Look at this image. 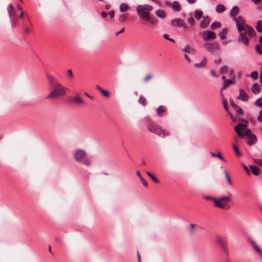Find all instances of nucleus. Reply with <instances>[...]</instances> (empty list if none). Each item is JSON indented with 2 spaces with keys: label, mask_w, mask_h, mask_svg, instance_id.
I'll use <instances>...</instances> for the list:
<instances>
[{
  "label": "nucleus",
  "mask_w": 262,
  "mask_h": 262,
  "mask_svg": "<svg viewBox=\"0 0 262 262\" xmlns=\"http://www.w3.org/2000/svg\"><path fill=\"white\" fill-rule=\"evenodd\" d=\"M68 89L60 83L53 84L51 88V92L46 98L47 99H54L66 95Z\"/></svg>",
  "instance_id": "f257e3e1"
},
{
  "label": "nucleus",
  "mask_w": 262,
  "mask_h": 262,
  "mask_svg": "<svg viewBox=\"0 0 262 262\" xmlns=\"http://www.w3.org/2000/svg\"><path fill=\"white\" fill-rule=\"evenodd\" d=\"M147 128L150 132L162 138L170 135L169 131L163 129L159 125L156 124L149 123L147 125Z\"/></svg>",
  "instance_id": "f03ea898"
},
{
  "label": "nucleus",
  "mask_w": 262,
  "mask_h": 262,
  "mask_svg": "<svg viewBox=\"0 0 262 262\" xmlns=\"http://www.w3.org/2000/svg\"><path fill=\"white\" fill-rule=\"evenodd\" d=\"M239 24L237 23V30L239 33L238 41L246 46L249 45V39L246 35L247 25Z\"/></svg>",
  "instance_id": "7ed1b4c3"
},
{
  "label": "nucleus",
  "mask_w": 262,
  "mask_h": 262,
  "mask_svg": "<svg viewBox=\"0 0 262 262\" xmlns=\"http://www.w3.org/2000/svg\"><path fill=\"white\" fill-rule=\"evenodd\" d=\"M152 7L149 5H138L136 8L137 12L141 19H146L150 15Z\"/></svg>",
  "instance_id": "20e7f679"
},
{
  "label": "nucleus",
  "mask_w": 262,
  "mask_h": 262,
  "mask_svg": "<svg viewBox=\"0 0 262 262\" xmlns=\"http://www.w3.org/2000/svg\"><path fill=\"white\" fill-rule=\"evenodd\" d=\"M86 156V152L82 149H77L74 154V157L77 162L82 163L83 165L90 166L91 165V161L88 159H84Z\"/></svg>",
  "instance_id": "39448f33"
},
{
  "label": "nucleus",
  "mask_w": 262,
  "mask_h": 262,
  "mask_svg": "<svg viewBox=\"0 0 262 262\" xmlns=\"http://www.w3.org/2000/svg\"><path fill=\"white\" fill-rule=\"evenodd\" d=\"M230 200V197L225 196L213 200V202L217 207L221 209H225L226 208V202H228Z\"/></svg>",
  "instance_id": "423d86ee"
},
{
  "label": "nucleus",
  "mask_w": 262,
  "mask_h": 262,
  "mask_svg": "<svg viewBox=\"0 0 262 262\" xmlns=\"http://www.w3.org/2000/svg\"><path fill=\"white\" fill-rule=\"evenodd\" d=\"M182 51L185 52L184 57L187 62L189 63L191 62V59L188 56V54L194 55L196 53V50L194 48L190 47L189 46H185L183 49Z\"/></svg>",
  "instance_id": "0eeeda50"
},
{
  "label": "nucleus",
  "mask_w": 262,
  "mask_h": 262,
  "mask_svg": "<svg viewBox=\"0 0 262 262\" xmlns=\"http://www.w3.org/2000/svg\"><path fill=\"white\" fill-rule=\"evenodd\" d=\"M204 46L207 51L211 52L219 50L220 48L219 43L216 42H207L204 45Z\"/></svg>",
  "instance_id": "6e6552de"
},
{
  "label": "nucleus",
  "mask_w": 262,
  "mask_h": 262,
  "mask_svg": "<svg viewBox=\"0 0 262 262\" xmlns=\"http://www.w3.org/2000/svg\"><path fill=\"white\" fill-rule=\"evenodd\" d=\"M215 34L211 31H205L203 33V39L205 41H208L210 39H215Z\"/></svg>",
  "instance_id": "1a4fd4ad"
},
{
  "label": "nucleus",
  "mask_w": 262,
  "mask_h": 262,
  "mask_svg": "<svg viewBox=\"0 0 262 262\" xmlns=\"http://www.w3.org/2000/svg\"><path fill=\"white\" fill-rule=\"evenodd\" d=\"M170 24L174 27L185 28L186 25L185 23L180 18H175L171 20Z\"/></svg>",
  "instance_id": "9d476101"
},
{
  "label": "nucleus",
  "mask_w": 262,
  "mask_h": 262,
  "mask_svg": "<svg viewBox=\"0 0 262 262\" xmlns=\"http://www.w3.org/2000/svg\"><path fill=\"white\" fill-rule=\"evenodd\" d=\"M71 101L78 106H84L85 102L79 96H76L72 98Z\"/></svg>",
  "instance_id": "9b49d317"
},
{
  "label": "nucleus",
  "mask_w": 262,
  "mask_h": 262,
  "mask_svg": "<svg viewBox=\"0 0 262 262\" xmlns=\"http://www.w3.org/2000/svg\"><path fill=\"white\" fill-rule=\"evenodd\" d=\"M239 96L237 97L238 99L243 101H246L248 100L249 97L244 89H240L239 90Z\"/></svg>",
  "instance_id": "f8f14e48"
},
{
  "label": "nucleus",
  "mask_w": 262,
  "mask_h": 262,
  "mask_svg": "<svg viewBox=\"0 0 262 262\" xmlns=\"http://www.w3.org/2000/svg\"><path fill=\"white\" fill-rule=\"evenodd\" d=\"M210 18L208 16H204L203 17V19L200 23V27L202 28H204L207 27L209 24L210 23Z\"/></svg>",
  "instance_id": "ddd939ff"
},
{
  "label": "nucleus",
  "mask_w": 262,
  "mask_h": 262,
  "mask_svg": "<svg viewBox=\"0 0 262 262\" xmlns=\"http://www.w3.org/2000/svg\"><path fill=\"white\" fill-rule=\"evenodd\" d=\"M207 63V59L204 57L202 59L201 62L199 63H196L194 64V67L197 69L203 68H204Z\"/></svg>",
  "instance_id": "4468645a"
},
{
  "label": "nucleus",
  "mask_w": 262,
  "mask_h": 262,
  "mask_svg": "<svg viewBox=\"0 0 262 262\" xmlns=\"http://www.w3.org/2000/svg\"><path fill=\"white\" fill-rule=\"evenodd\" d=\"M7 11L10 18L14 17L15 14V11L11 4H9L7 7Z\"/></svg>",
  "instance_id": "2eb2a0df"
},
{
  "label": "nucleus",
  "mask_w": 262,
  "mask_h": 262,
  "mask_svg": "<svg viewBox=\"0 0 262 262\" xmlns=\"http://www.w3.org/2000/svg\"><path fill=\"white\" fill-rule=\"evenodd\" d=\"M256 140L257 138L256 136L254 134H251L249 136V139L247 141V144L250 146L252 145L253 144L256 143Z\"/></svg>",
  "instance_id": "dca6fc26"
},
{
  "label": "nucleus",
  "mask_w": 262,
  "mask_h": 262,
  "mask_svg": "<svg viewBox=\"0 0 262 262\" xmlns=\"http://www.w3.org/2000/svg\"><path fill=\"white\" fill-rule=\"evenodd\" d=\"M247 33L251 37H254L256 34L255 31L253 28L248 25H247L246 34Z\"/></svg>",
  "instance_id": "f3484780"
},
{
  "label": "nucleus",
  "mask_w": 262,
  "mask_h": 262,
  "mask_svg": "<svg viewBox=\"0 0 262 262\" xmlns=\"http://www.w3.org/2000/svg\"><path fill=\"white\" fill-rule=\"evenodd\" d=\"M97 90L99 91L102 95L105 97H108L110 96V93L108 91L102 89L100 86L96 85Z\"/></svg>",
  "instance_id": "a211bd4d"
},
{
  "label": "nucleus",
  "mask_w": 262,
  "mask_h": 262,
  "mask_svg": "<svg viewBox=\"0 0 262 262\" xmlns=\"http://www.w3.org/2000/svg\"><path fill=\"white\" fill-rule=\"evenodd\" d=\"M249 168L254 175L257 176L259 173V169L258 167L251 165L249 166Z\"/></svg>",
  "instance_id": "6ab92c4d"
},
{
  "label": "nucleus",
  "mask_w": 262,
  "mask_h": 262,
  "mask_svg": "<svg viewBox=\"0 0 262 262\" xmlns=\"http://www.w3.org/2000/svg\"><path fill=\"white\" fill-rule=\"evenodd\" d=\"M172 9L177 12H179L181 10V6L177 1H174L172 5Z\"/></svg>",
  "instance_id": "aec40b11"
},
{
  "label": "nucleus",
  "mask_w": 262,
  "mask_h": 262,
  "mask_svg": "<svg viewBox=\"0 0 262 262\" xmlns=\"http://www.w3.org/2000/svg\"><path fill=\"white\" fill-rule=\"evenodd\" d=\"M251 90H252V92L255 94H257L259 93L260 92L259 85L257 83L253 84L252 86Z\"/></svg>",
  "instance_id": "412c9836"
},
{
  "label": "nucleus",
  "mask_w": 262,
  "mask_h": 262,
  "mask_svg": "<svg viewBox=\"0 0 262 262\" xmlns=\"http://www.w3.org/2000/svg\"><path fill=\"white\" fill-rule=\"evenodd\" d=\"M166 110V108L165 106L161 105L157 109V113L158 116H162L163 113H164Z\"/></svg>",
  "instance_id": "4be33fe9"
},
{
  "label": "nucleus",
  "mask_w": 262,
  "mask_h": 262,
  "mask_svg": "<svg viewBox=\"0 0 262 262\" xmlns=\"http://www.w3.org/2000/svg\"><path fill=\"white\" fill-rule=\"evenodd\" d=\"M156 15L161 18H163L166 16L165 12L161 9H158L156 12Z\"/></svg>",
  "instance_id": "5701e85b"
},
{
  "label": "nucleus",
  "mask_w": 262,
  "mask_h": 262,
  "mask_svg": "<svg viewBox=\"0 0 262 262\" xmlns=\"http://www.w3.org/2000/svg\"><path fill=\"white\" fill-rule=\"evenodd\" d=\"M228 29L225 28L219 33V35L221 39H224L226 38V35L228 33Z\"/></svg>",
  "instance_id": "b1692460"
},
{
  "label": "nucleus",
  "mask_w": 262,
  "mask_h": 262,
  "mask_svg": "<svg viewBox=\"0 0 262 262\" xmlns=\"http://www.w3.org/2000/svg\"><path fill=\"white\" fill-rule=\"evenodd\" d=\"M194 16L197 20L200 19L203 16V12L201 10H195L194 12Z\"/></svg>",
  "instance_id": "393cba45"
},
{
  "label": "nucleus",
  "mask_w": 262,
  "mask_h": 262,
  "mask_svg": "<svg viewBox=\"0 0 262 262\" xmlns=\"http://www.w3.org/2000/svg\"><path fill=\"white\" fill-rule=\"evenodd\" d=\"M239 9L237 6H234L231 10L230 14L231 16H236L238 14Z\"/></svg>",
  "instance_id": "a878e982"
},
{
  "label": "nucleus",
  "mask_w": 262,
  "mask_h": 262,
  "mask_svg": "<svg viewBox=\"0 0 262 262\" xmlns=\"http://www.w3.org/2000/svg\"><path fill=\"white\" fill-rule=\"evenodd\" d=\"M225 10V6L222 4H219L215 7V11L217 13H222Z\"/></svg>",
  "instance_id": "bb28decb"
},
{
  "label": "nucleus",
  "mask_w": 262,
  "mask_h": 262,
  "mask_svg": "<svg viewBox=\"0 0 262 262\" xmlns=\"http://www.w3.org/2000/svg\"><path fill=\"white\" fill-rule=\"evenodd\" d=\"M136 174H137V176L139 177V178L140 179V181L142 182L143 185L144 186H145V187H147L148 186V183L143 178V177H142V176H141L140 172H139V171H137Z\"/></svg>",
  "instance_id": "cd10ccee"
},
{
  "label": "nucleus",
  "mask_w": 262,
  "mask_h": 262,
  "mask_svg": "<svg viewBox=\"0 0 262 262\" xmlns=\"http://www.w3.org/2000/svg\"><path fill=\"white\" fill-rule=\"evenodd\" d=\"M128 9V6L125 3H122L120 6V10L122 12L126 11Z\"/></svg>",
  "instance_id": "c85d7f7f"
},
{
  "label": "nucleus",
  "mask_w": 262,
  "mask_h": 262,
  "mask_svg": "<svg viewBox=\"0 0 262 262\" xmlns=\"http://www.w3.org/2000/svg\"><path fill=\"white\" fill-rule=\"evenodd\" d=\"M146 173L155 183H159V181L158 180V179L155 176H154L151 173H150L148 171H146Z\"/></svg>",
  "instance_id": "c756f323"
},
{
  "label": "nucleus",
  "mask_w": 262,
  "mask_h": 262,
  "mask_svg": "<svg viewBox=\"0 0 262 262\" xmlns=\"http://www.w3.org/2000/svg\"><path fill=\"white\" fill-rule=\"evenodd\" d=\"M210 154L212 157H217L224 161H225L220 151H218L217 154H215L214 152H211Z\"/></svg>",
  "instance_id": "7c9ffc66"
},
{
  "label": "nucleus",
  "mask_w": 262,
  "mask_h": 262,
  "mask_svg": "<svg viewBox=\"0 0 262 262\" xmlns=\"http://www.w3.org/2000/svg\"><path fill=\"white\" fill-rule=\"evenodd\" d=\"M256 28L258 32L262 33V20L257 22Z\"/></svg>",
  "instance_id": "2f4dec72"
},
{
  "label": "nucleus",
  "mask_w": 262,
  "mask_h": 262,
  "mask_svg": "<svg viewBox=\"0 0 262 262\" xmlns=\"http://www.w3.org/2000/svg\"><path fill=\"white\" fill-rule=\"evenodd\" d=\"M224 174H225V177L226 178V180L228 182V183L230 185H232V181L230 179V178L229 177V173L227 171V170L226 169H225L224 171Z\"/></svg>",
  "instance_id": "473e14b6"
},
{
  "label": "nucleus",
  "mask_w": 262,
  "mask_h": 262,
  "mask_svg": "<svg viewBox=\"0 0 262 262\" xmlns=\"http://www.w3.org/2000/svg\"><path fill=\"white\" fill-rule=\"evenodd\" d=\"M221 26V23L219 21L214 22L211 25V28L214 29L217 28H220Z\"/></svg>",
  "instance_id": "72a5a7b5"
},
{
  "label": "nucleus",
  "mask_w": 262,
  "mask_h": 262,
  "mask_svg": "<svg viewBox=\"0 0 262 262\" xmlns=\"http://www.w3.org/2000/svg\"><path fill=\"white\" fill-rule=\"evenodd\" d=\"M138 102L143 105H145L146 104V100L143 96H140L138 99Z\"/></svg>",
  "instance_id": "f704fd0d"
},
{
  "label": "nucleus",
  "mask_w": 262,
  "mask_h": 262,
  "mask_svg": "<svg viewBox=\"0 0 262 262\" xmlns=\"http://www.w3.org/2000/svg\"><path fill=\"white\" fill-rule=\"evenodd\" d=\"M128 15L127 14H122L120 15L119 17V20L120 22H123L125 20L126 17H127Z\"/></svg>",
  "instance_id": "c9c22d12"
},
{
  "label": "nucleus",
  "mask_w": 262,
  "mask_h": 262,
  "mask_svg": "<svg viewBox=\"0 0 262 262\" xmlns=\"http://www.w3.org/2000/svg\"><path fill=\"white\" fill-rule=\"evenodd\" d=\"M255 49L260 55L262 54V45H257L255 47Z\"/></svg>",
  "instance_id": "e433bc0d"
},
{
  "label": "nucleus",
  "mask_w": 262,
  "mask_h": 262,
  "mask_svg": "<svg viewBox=\"0 0 262 262\" xmlns=\"http://www.w3.org/2000/svg\"><path fill=\"white\" fill-rule=\"evenodd\" d=\"M145 20L148 21V23H150L151 24L155 25L156 24L157 21L155 19V18L151 19L150 17V15L149 17L146 18Z\"/></svg>",
  "instance_id": "4c0bfd02"
},
{
  "label": "nucleus",
  "mask_w": 262,
  "mask_h": 262,
  "mask_svg": "<svg viewBox=\"0 0 262 262\" xmlns=\"http://www.w3.org/2000/svg\"><path fill=\"white\" fill-rule=\"evenodd\" d=\"M190 17L187 19V23L191 26L194 25V20L193 19L191 13L190 14Z\"/></svg>",
  "instance_id": "58836bf2"
},
{
  "label": "nucleus",
  "mask_w": 262,
  "mask_h": 262,
  "mask_svg": "<svg viewBox=\"0 0 262 262\" xmlns=\"http://www.w3.org/2000/svg\"><path fill=\"white\" fill-rule=\"evenodd\" d=\"M251 77L254 79H257L258 78V74L257 71L252 72L250 75Z\"/></svg>",
  "instance_id": "ea45409f"
},
{
  "label": "nucleus",
  "mask_w": 262,
  "mask_h": 262,
  "mask_svg": "<svg viewBox=\"0 0 262 262\" xmlns=\"http://www.w3.org/2000/svg\"><path fill=\"white\" fill-rule=\"evenodd\" d=\"M234 110L238 114H239L241 115H243L244 114V111L239 106H237L235 108H234Z\"/></svg>",
  "instance_id": "a19ab883"
},
{
  "label": "nucleus",
  "mask_w": 262,
  "mask_h": 262,
  "mask_svg": "<svg viewBox=\"0 0 262 262\" xmlns=\"http://www.w3.org/2000/svg\"><path fill=\"white\" fill-rule=\"evenodd\" d=\"M217 242L218 244H219L220 245H221V246H224L225 245L224 241L220 236L217 237Z\"/></svg>",
  "instance_id": "79ce46f5"
},
{
  "label": "nucleus",
  "mask_w": 262,
  "mask_h": 262,
  "mask_svg": "<svg viewBox=\"0 0 262 262\" xmlns=\"http://www.w3.org/2000/svg\"><path fill=\"white\" fill-rule=\"evenodd\" d=\"M233 148L237 156H241L242 155L241 151L239 150L238 148H237L236 145H233Z\"/></svg>",
  "instance_id": "37998d69"
},
{
  "label": "nucleus",
  "mask_w": 262,
  "mask_h": 262,
  "mask_svg": "<svg viewBox=\"0 0 262 262\" xmlns=\"http://www.w3.org/2000/svg\"><path fill=\"white\" fill-rule=\"evenodd\" d=\"M228 69L227 66H223L220 70V73L224 74L228 71Z\"/></svg>",
  "instance_id": "c03bdc74"
},
{
  "label": "nucleus",
  "mask_w": 262,
  "mask_h": 262,
  "mask_svg": "<svg viewBox=\"0 0 262 262\" xmlns=\"http://www.w3.org/2000/svg\"><path fill=\"white\" fill-rule=\"evenodd\" d=\"M255 105L257 106L262 107V98L258 99L255 102Z\"/></svg>",
  "instance_id": "a18cd8bd"
},
{
  "label": "nucleus",
  "mask_w": 262,
  "mask_h": 262,
  "mask_svg": "<svg viewBox=\"0 0 262 262\" xmlns=\"http://www.w3.org/2000/svg\"><path fill=\"white\" fill-rule=\"evenodd\" d=\"M232 82V80L231 79L226 80L224 82V84L227 86H229L230 84Z\"/></svg>",
  "instance_id": "49530a36"
},
{
  "label": "nucleus",
  "mask_w": 262,
  "mask_h": 262,
  "mask_svg": "<svg viewBox=\"0 0 262 262\" xmlns=\"http://www.w3.org/2000/svg\"><path fill=\"white\" fill-rule=\"evenodd\" d=\"M234 129L239 137L242 136V133L241 132V129L239 128V127H237V126H235L234 127Z\"/></svg>",
  "instance_id": "de8ad7c7"
},
{
  "label": "nucleus",
  "mask_w": 262,
  "mask_h": 262,
  "mask_svg": "<svg viewBox=\"0 0 262 262\" xmlns=\"http://www.w3.org/2000/svg\"><path fill=\"white\" fill-rule=\"evenodd\" d=\"M163 37L171 42H174V40L173 38H169V35L167 34H164L163 35Z\"/></svg>",
  "instance_id": "09e8293b"
},
{
  "label": "nucleus",
  "mask_w": 262,
  "mask_h": 262,
  "mask_svg": "<svg viewBox=\"0 0 262 262\" xmlns=\"http://www.w3.org/2000/svg\"><path fill=\"white\" fill-rule=\"evenodd\" d=\"M10 18V21H11L12 26H15L16 24V22H17L16 19H15V18L14 17H13Z\"/></svg>",
  "instance_id": "8fccbe9b"
},
{
  "label": "nucleus",
  "mask_w": 262,
  "mask_h": 262,
  "mask_svg": "<svg viewBox=\"0 0 262 262\" xmlns=\"http://www.w3.org/2000/svg\"><path fill=\"white\" fill-rule=\"evenodd\" d=\"M257 120L258 122H262V110H260L259 112V115L257 117Z\"/></svg>",
  "instance_id": "3c124183"
},
{
  "label": "nucleus",
  "mask_w": 262,
  "mask_h": 262,
  "mask_svg": "<svg viewBox=\"0 0 262 262\" xmlns=\"http://www.w3.org/2000/svg\"><path fill=\"white\" fill-rule=\"evenodd\" d=\"M152 78V76L150 74L147 75L144 78L143 81L144 82H147Z\"/></svg>",
  "instance_id": "603ef678"
},
{
  "label": "nucleus",
  "mask_w": 262,
  "mask_h": 262,
  "mask_svg": "<svg viewBox=\"0 0 262 262\" xmlns=\"http://www.w3.org/2000/svg\"><path fill=\"white\" fill-rule=\"evenodd\" d=\"M254 249L262 257V250L260 248V247L257 246Z\"/></svg>",
  "instance_id": "864d4df0"
},
{
  "label": "nucleus",
  "mask_w": 262,
  "mask_h": 262,
  "mask_svg": "<svg viewBox=\"0 0 262 262\" xmlns=\"http://www.w3.org/2000/svg\"><path fill=\"white\" fill-rule=\"evenodd\" d=\"M236 126H237V127H239V128L241 130H243L246 127L247 125L243 124H238Z\"/></svg>",
  "instance_id": "5fc2aeb1"
},
{
  "label": "nucleus",
  "mask_w": 262,
  "mask_h": 262,
  "mask_svg": "<svg viewBox=\"0 0 262 262\" xmlns=\"http://www.w3.org/2000/svg\"><path fill=\"white\" fill-rule=\"evenodd\" d=\"M237 22L239 24H242L244 23V20L242 17L239 16V17H237Z\"/></svg>",
  "instance_id": "6e6d98bb"
},
{
  "label": "nucleus",
  "mask_w": 262,
  "mask_h": 262,
  "mask_svg": "<svg viewBox=\"0 0 262 262\" xmlns=\"http://www.w3.org/2000/svg\"><path fill=\"white\" fill-rule=\"evenodd\" d=\"M230 103L231 105V106L235 108L238 105L235 104V103L234 102V101L232 99H230Z\"/></svg>",
  "instance_id": "4d7b16f0"
},
{
  "label": "nucleus",
  "mask_w": 262,
  "mask_h": 262,
  "mask_svg": "<svg viewBox=\"0 0 262 262\" xmlns=\"http://www.w3.org/2000/svg\"><path fill=\"white\" fill-rule=\"evenodd\" d=\"M210 75L212 77H217V75L216 73V72L214 71V70H210Z\"/></svg>",
  "instance_id": "13d9d810"
},
{
  "label": "nucleus",
  "mask_w": 262,
  "mask_h": 262,
  "mask_svg": "<svg viewBox=\"0 0 262 262\" xmlns=\"http://www.w3.org/2000/svg\"><path fill=\"white\" fill-rule=\"evenodd\" d=\"M223 105H224V108L226 110V111L228 113V103L227 102V101H223Z\"/></svg>",
  "instance_id": "bf43d9fd"
},
{
  "label": "nucleus",
  "mask_w": 262,
  "mask_h": 262,
  "mask_svg": "<svg viewBox=\"0 0 262 262\" xmlns=\"http://www.w3.org/2000/svg\"><path fill=\"white\" fill-rule=\"evenodd\" d=\"M204 198L207 200H212L213 201V200L216 199L215 198H214L210 196H204Z\"/></svg>",
  "instance_id": "052dcab7"
},
{
  "label": "nucleus",
  "mask_w": 262,
  "mask_h": 262,
  "mask_svg": "<svg viewBox=\"0 0 262 262\" xmlns=\"http://www.w3.org/2000/svg\"><path fill=\"white\" fill-rule=\"evenodd\" d=\"M250 133H251V130L250 129H247L244 132V134L246 136H250Z\"/></svg>",
  "instance_id": "680f3d73"
},
{
  "label": "nucleus",
  "mask_w": 262,
  "mask_h": 262,
  "mask_svg": "<svg viewBox=\"0 0 262 262\" xmlns=\"http://www.w3.org/2000/svg\"><path fill=\"white\" fill-rule=\"evenodd\" d=\"M250 243L252 245L253 247L254 248V249H255L256 247H257L258 246L255 243V242L252 241V240H250Z\"/></svg>",
  "instance_id": "e2e57ef3"
},
{
  "label": "nucleus",
  "mask_w": 262,
  "mask_h": 262,
  "mask_svg": "<svg viewBox=\"0 0 262 262\" xmlns=\"http://www.w3.org/2000/svg\"><path fill=\"white\" fill-rule=\"evenodd\" d=\"M108 14L110 15L111 18H113L115 15V13L113 10H111L108 12Z\"/></svg>",
  "instance_id": "0e129e2a"
},
{
  "label": "nucleus",
  "mask_w": 262,
  "mask_h": 262,
  "mask_svg": "<svg viewBox=\"0 0 262 262\" xmlns=\"http://www.w3.org/2000/svg\"><path fill=\"white\" fill-rule=\"evenodd\" d=\"M243 169H244L245 171H246L247 172L248 174H250V171L247 166L244 165L243 166Z\"/></svg>",
  "instance_id": "69168bd1"
},
{
  "label": "nucleus",
  "mask_w": 262,
  "mask_h": 262,
  "mask_svg": "<svg viewBox=\"0 0 262 262\" xmlns=\"http://www.w3.org/2000/svg\"><path fill=\"white\" fill-rule=\"evenodd\" d=\"M101 16L103 18H105L106 17L107 15V14L106 12H104V11H102L101 13Z\"/></svg>",
  "instance_id": "338daca9"
},
{
  "label": "nucleus",
  "mask_w": 262,
  "mask_h": 262,
  "mask_svg": "<svg viewBox=\"0 0 262 262\" xmlns=\"http://www.w3.org/2000/svg\"><path fill=\"white\" fill-rule=\"evenodd\" d=\"M259 80L261 84L262 85V70L260 71Z\"/></svg>",
  "instance_id": "774afa93"
}]
</instances>
